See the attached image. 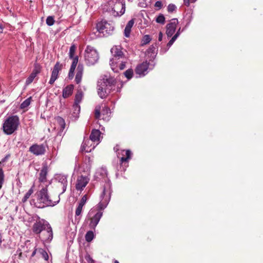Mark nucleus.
Returning a JSON list of instances; mask_svg holds the SVG:
<instances>
[{"mask_svg":"<svg viewBox=\"0 0 263 263\" xmlns=\"http://www.w3.org/2000/svg\"><path fill=\"white\" fill-rule=\"evenodd\" d=\"M105 184L100 195V201L96 206L90 210L85 219L89 228L94 230L102 217V211L106 208L110 199L112 192L111 183L107 178L105 179Z\"/></svg>","mask_w":263,"mask_h":263,"instance_id":"nucleus-1","label":"nucleus"},{"mask_svg":"<svg viewBox=\"0 0 263 263\" xmlns=\"http://www.w3.org/2000/svg\"><path fill=\"white\" fill-rule=\"evenodd\" d=\"M101 132L99 129H92L89 139H84L81 148L82 152L89 153L101 142Z\"/></svg>","mask_w":263,"mask_h":263,"instance_id":"nucleus-4","label":"nucleus"},{"mask_svg":"<svg viewBox=\"0 0 263 263\" xmlns=\"http://www.w3.org/2000/svg\"><path fill=\"white\" fill-rule=\"evenodd\" d=\"M38 252L42 255V257L44 258L45 260H47L48 259L49 256L45 250L43 249L39 248L38 249Z\"/></svg>","mask_w":263,"mask_h":263,"instance_id":"nucleus-33","label":"nucleus"},{"mask_svg":"<svg viewBox=\"0 0 263 263\" xmlns=\"http://www.w3.org/2000/svg\"><path fill=\"white\" fill-rule=\"evenodd\" d=\"M56 121L58 124L60 125L61 130H63L65 127V120L60 117H58L56 118Z\"/></svg>","mask_w":263,"mask_h":263,"instance_id":"nucleus-29","label":"nucleus"},{"mask_svg":"<svg viewBox=\"0 0 263 263\" xmlns=\"http://www.w3.org/2000/svg\"><path fill=\"white\" fill-rule=\"evenodd\" d=\"M121 155L122 156L120 160V167H122L121 171H125L126 168L128 166V161L131 158L132 152L130 150L121 151Z\"/></svg>","mask_w":263,"mask_h":263,"instance_id":"nucleus-13","label":"nucleus"},{"mask_svg":"<svg viewBox=\"0 0 263 263\" xmlns=\"http://www.w3.org/2000/svg\"><path fill=\"white\" fill-rule=\"evenodd\" d=\"M85 240L87 242H91L95 238V234L92 231H88L85 234Z\"/></svg>","mask_w":263,"mask_h":263,"instance_id":"nucleus-27","label":"nucleus"},{"mask_svg":"<svg viewBox=\"0 0 263 263\" xmlns=\"http://www.w3.org/2000/svg\"><path fill=\"white\" fill-rule=\"evenodd\" d=\"M99 174H100V175H102L103 176H107V171L105 168H101L99 169L97 172V173H96L97 177H98V178L99 177L98 176H99Z\"/></svg>","mask_w":263,"mask_h":263,"instance_id":"nucleus-37","label":"nucleus"},{"mask_svg":"<svg viewBox=\"0 0 263 263\" xmlns=\"http://www.w3.org/2000/svg\"><path fill=\"white\" fill-rule=\"evenodd\" d=\"M54 22L53 17L51 16H48L46 21V24L49 26L53 25Z\"/></svg>","mask_w":263,"mask_h":263,"instance_id":"nucleus-38","label":"nucleus"},{"mask_svg":"<svg viewBox=\"0 0 263 263\" xmlns=\"http://www.w3.org/2000/svg\"><path fill=\"white\" fill-rule=\"evenodd\" d=\"M40 238L43 241L45 242H50L52 239L53 233L50 225L42 233Z\"/></svg>","mask_w":263,"mask_h":263,"instance_id":"nucleus-18","label":"nucleus"},{"mask_svg":"<svg viewBox=\"0 0 263 263\" xmlns=\"http://www.w3.org/2000/svg\"><path fill=\"white\" fill-rule=\"evenodd\" d=\"M115 3L113 7H112V11L114 12L115 16H121L125 13V3L123 2H120L118 0H111L110 2L109 5H111V3Z\"/></svg>","mask_w":263,"mask_h":263,"instance_id":"nucleus-12","label":"nucleus"},{"mask_svg":"<svg viewBox=\"0 0 263 263\" xmlns=\"http://www.w3.org/2000/svg\"><path fill=\"white\" fill-rule=\"evenodd\" d=\"M73 88L74 86L72 84L68 85L65 87L63 90V97L67 98L70 96L73 92Z\"/></svg>","mask_w":263,"mask_h":263,"instance_id":"nucleus-23","label":"nucleus"},{"mask_svg":"<svg viewBox=\"0 0 263 263\" xmlns=\"http://www.w3.org/2000/svg\"><path fill=\"white\" fill-rule=\"evenodd\" d=\"M84 71V66L82 64H79L76 69L75 81L77 84L81 83Z\"/></svg>","mask_w":263,"mask_h":263,"instance_id":"nucleus-21","label":"nucleus"},{"mask_svg":"<svg viewBox=\"0 0 263 263\" xmlns=\"http://www.w3.org/2000/svg\"><path fill=\"white\" fill-rule=\"evenodd\" d=\"M162 4L161 1H157L155 4V7L157 8V9H160L162 8Z\"/></svg>","mask_w":263,"mask_h":263,"instance_id":"nucleus-45","label":"nucleus"},{"mask_svg":"<svg viewBox=\"0 0 263 263\" xmlns=\"http://www.w3.org/2000/svg\"><path fill=\"white\" fill-rule=\"evenodd\" d=\"M37 252H38V249H35V250L33 251V252H32V254H31V256H32V257L34 256Z\"/></svg>","mask_w":263,"mask_h":263,"instance_id":"nucleus-49","label":"nucleus"},{"mask_svg":"<svg viewBox=\"0 0 263 263\" xmlns=\"http://www.w3.org/2000/svg\"><path fill=\"white\" fill-rule=\"evenodd\" d=\"M87 199V198L86 195H84L81 198L80 201L79 202V204L84 206L86 202Z\"/></svg>","mask_w":263,"mask_h":263,"instance_id":"nucleus-44","label":"nucleus"},{"mask_svg":"<svg viewBox=\"0 0 263 263\" xmlns=\"http://www.w3.org/2000/svg\"><path fill=\"white\" fill-rule=\"evenodd\" d=\"M35 217L37 220L32 226V231L34 233L40 234L45 230L49 224L45 220L41 219L39 216L36 215Z\"/></svg>","mask_w":263,"mask_h":263,"instance_id":"nucleus-11","label":"nucleus"},{"mask_svg":"<svg viewBox=\"0 0 263 263\" xmlns=\"http://www.w3.org/2000/svg\"><path fill=\"white\" fill-rule=\"evenodd\" d=\"M163 34L161 32H160L159 33L158 40L159 41H161L162 40Z\"/></svg>","mask_w":263,"mask_h":263,"instance_id":"nucleus-48","label":"nucleus"},{"mask_svg":"<svg viewBox=\"0 0 263 263\" xmlns=\"http://www.w3.org/2000/svg\"><path fill=\"white\" fill-rule=\"evenodd\" d=\"M83 97V92L81 90H78L75 96L74 103L79 104Z\"/></svg>","mask_w":263,"mask_h":263,"instance_id":"nucleus-30","label":"nucleus"},{"mask_svg":"<svg viewBox=\"0 0 263 263\" xmlns=\"http://www.w3.org/2000/svg\"><path fill=\"white\" fill-rule=\"evenodd\" d=\"M180 29L181 28H179V29L178 30V31H177V32L175 34H177L178 33V36L180 35Z\"/></svg>","mask_w":263,"mask_h":263,"instance_id":"nucleus-50","label":"nucleus"},{"mask_svg":"<svg viewBox=\"0 0 263 263\" xmlns=\"http://www.w3.org/2000/svg\"><path fill=\"white\" fill-rule=\"evenodd\" d=\"M19 124L20 120L17 116H9L4 121L3 124V132L6 135H11L17 129Z\"/></svg>","mask_w":263,"mask_h":263,"instance_id":"nucleus-6","label":"nucleus"},{"mask_svg":"<svg viewBox=\"0 0 263 263\" xmlns=\"http://www.w3.org/2000/svg\"><path fill=\"white\" fill-rule=\"evenodd\" d=\"M156 48L154 45H151L146 51V53L148 54H150L151 57L153 58L156 56Z\"/></svg>","mask_w":263,"mask_h":263,"instance_id":"nucleus-26","label":"nucleus"},{"mask_svg":"<svg viewBox=\"0 0 263 263\" xmlns=\"http://www.w3.org/2000/svg\"><path fill=\"white\" fill-rule=\"evenodd\" d=\"M61 65L60 64L59 62H57L54 66L53 69L52 71L51 78L49 81V83L50 84H53L54 83L55 81L57 79L59 71L61 70Z\"/></svg>","mask_w":263,"mask_h":263,"instance_id":"nucleus-19","label":"nucleus"},{"mask_svg":"<svg viewBox=\"0 0 263 263\" xmlns=\"http://www.w3.org/2000/svg\"><path fill=\"white\" fill-rule=\"evenodd\" d=\"M31 97L27 98L24 101H23L21 104V108L25 109L27 108L31 103Z\"/></svg>","mask_w":263,"mask_h":263,"instance_id":"nucleus-32","label":"nucleus"},{"mask_svg":"<svg viewBox=\"0 0 263 263\" xmlns=\"http://www.w3.org/2000/svg\"><path fill=\"white\" fill-rule=\"evenodd\" d=\"M134 22H135L134 20L132 19L131 20L128 21V22L127 23V24L126 25V27L124 29V35L126 37H128L129 36L130 34L131 29L134 24Z\"/></svg>","mask_w":263,"mask_h":263,"instance_id":"nucleus-25","label":"nucleus"},{"mask_svg":"<svg viewBox=\"0 0 263 263\" xmlns=\"http://www.w3.org/2000/svg\"><path fill=\"white\" fill-rule=\"evenodd\" d=\"M110 114V108L104 104H101L96 107L95 117L97 119H102L105 121H108Z\"/></svg>","mask_w":263,"mask_h":263,"instance_id":"nucleus-9","label":"nucleus"},{"mask_svg":"<svg viewBox=\"0 0 263 263\" xmlns=\"http://www.w3.org/2000/svg\"><path fill=\"white\" fill-rule=\"evenodd\" d=\"M86 260L88 263H90V262H93V260L92 258L90 256V255H87L85 257Z\"/></svg>","mask_w":263,"mask_h":263,"instance_id":"nucleus-47","label":"nucleus"},{"mask_svg":"<svg viewBox=\"0 0 263 263\" xmlns=\"http://www.w3.org/2000/svg\"><path fill=\"white\" fill-rule=\"evenodd\" d=\"M91 144H93V143H89V144H87V145H88V146H90V145Z\"/></svg>","mask_w":263,"mask_h":263,"instance_id":"nucleus-52","label":"nucleus"},{"mask_svg":"<svg viewBox=\"0 0 263 263\" xmlns=\"http://www.w3.org/2000/svg\"><path fill=\"white\" fill-rule=\"evenodd\" d=\"M83 207V205L78 204V205L76 210V216H79L81 215Z\"/></svg>","mask_w":263,"mask_h":263,"instance_id":"nucleus-40","label":"nucleus"},{"mask_svg":"<svg viewBox=\"0 0 263 263\" xmlns=\"http://www.w3.org/2000/svg\"><path fill=\"white\" fill-rule=\"evenodd\" d=\"M90 263H95V261L93 260V262H90Z\"/></svg>","mask_w":263,"mask_h":263,"instance_id":"nucleus-54","label":"nucleus"},{"mask_svg":"<svg viewBox=\"0 0 263 263\" xmlns=\"http://www.w3.org/2000/svg\"><path fill=\"white\" fill-rule=\"evenodd\" d=\"M151 37L149 35H144L141 40V45L144 46L148 44L151 42Z\"/></svg>","mask_w":263,"mask_h":263,"instance_id":"nucleus-28","label":"nucleus"},{"mask_svg":"<svg viewBox=\"0 0 263 263\" xmlns=\"http://www.w3.org/2000/svg\"><path fill=\"white\" fill-rule=\"evenodd\" d=\"M178 24V20L177 18H173L166 25V33L168 37H171L174 34L176 31V27Z\"/></svg>","mask_w":263,"mask_h":263,"instance_id":"nucleus-15","label":"nucleus"},{"mask_svg":"<svg viewBox=\"0 0 263 263\" xmlns=\"http://www.w3.org/2000/svg\"><path fill=\"white\" fill-rule=\"evenodd\" d=\"M73 108L74 109L73 116L74 117H77V115L79 114L80 111V106H79V104L74 103L73 105Z\"/></svg>","mask_w":263,"mask_h":263,"instance_id":"nucleus-35","label":"nucleus"},{"mask_svg":"<svg viewBox=\"0 0 263 263\" xmlns=\"http://www.w3.org/2000/svg\"><path fill=\"white\" fill-rule=\"evenodd\" d=\"M84 58L87 65H93L98 62L99 54L93 47L87 46L85 50Z\"/></svg>","mask_w":263,"mask_h":263,"instance_id":"nucleus-8","label":"nucleus"},{"mask_svg":"<svg viewBox=\"0 0 263 263\" xmlns=\"http://www.w3.org/2000/svg\"><path fill=\"white\" fill-rule=\"evenodd\" d=\"M10 157V155H7L1 161L0 165L3 164V163L6 162L9 158ZM4 182V174L3 170L1 167H0V189L2 188L3 184Z\"/></svg>","mask_w":263,"mask_h":263,"instance_id":"nucleus-24","label":"nucleus"},{"mask_svg":"<svg viewBox=\"0 0 263 263\" xmlns=\"http://www.w3.org/2000/svg\"><path fill=\"white\" fill-rule=\"evenodd\" d=\"M3 27L1 24H0V33H2L3 32Z\"/></svg>","mask_w":263,"mask_h":263,"instance_id":"nucleus-51","label":"nucleus"},{"mask_svg":"<svg viewBox=\"0 0 263 263\" xmlns=\"http://www.w3.org/2000/svg\"><path fill=\"white\" fill-rule=\"evenodd\" d=\"M156 21L158 23L164 24L165 23V17L162 14H159L156 18Z\"/></svg>","mask_w":263,"mask_h":263,"instance_id":"nucleus-36","label":"nucleus"},{"mask_svg":"<svg viewBox=\"0 0 263 263\" xmlns=\"http://www.w3.org/2000/svg\"><path fill=\"white\" fill-rule=\"evenodd\" d=\"M76 50V46L74 45H72L70 47L68 53L69 58L72 59V62L68 73V78L70 79H72L73 78L74 72L78 63V57L76 56L74 57Z\"/></svg>","mask_w":263,"mask_h":263,"instance_id":"nucleus-10","label":"nucleus"},{"mask_svg":"<svg viewBox=\"0 0 263 263\" xmlns=\"http://www.w3.org/2000/svg\"><path fill=\"white\" fill-rule=\"evenodd\" d=\"M149 63L146 61L143 62L137 66L136 69V72L140 76H144L147 73V69Z\"/></svg>","mask_w":263,"mask_h":263,"instance_id":"nucleus-20","label":"nucleus"},{"mask_svg":"<svg viewBox=\"0 0 263 263\" xmlns=\"http://www.w3.org/2000/svg\"><path fill=\"white\" fill-rule=\"evenodd\" d=\"M196 0H183L184 4L186 6L190 5V3H194Z\"/></svg>","mask_w":263,"mask_h":263,"instance_id":"nucleus-46","label":"nucleus"},{"mask_svg":"<svg viewBox=\"0 0 263 263\" xmlns=\"http://www.w3.org/2000/svg\"><path fill=\"white\" fill-rule=\"evenodd\" d=\"M133 70L132 69H128L124 72V74L127 79H130L133 76Z\"/></svg>","mask_w":263,"mask_h":263,"instance_id":"nucleus-34","label":"nucleus"},{"mask_svg":"<svg viewBox=\"0 0 263 263\" xmlns=\"http://www.w3.org/2000/svg\"><path fill=\"white\" fill-rule=\"evenodd\" d=\"M177 9L176 6L173 4H169L167 7V11L169 12H173L175 11Z\"/></svg>","mask_w":263,"mask_h":263,"instance_id":"nucleus-42","label":"nucleus"},{"mask_svg":"<svg viewBox=\"0 0 263 263\" xmlns=\"http://www.w3.org/2000/svg\"><path fill=\"white\" fill-rule=\"evenodd\" d=\"M33 193V186H32L25 194V196H24V197L23 198V199L22 200V202H25Z\"/></svg>","mask_w":263,"mask_h":263,"instance_id":"nucleus-31","label":"nucleus"},{"mask_svg":"<svg viewBox=\"0 0 263 263\" xmlns=\"http://www.w3.org/2000/svg\"><path fill=\"white\" fill-rule=\"evenodd\" d=\"M29 151L36 156L44 155L45 153V147L43 144H33L29 148Z\"/></svg>","mask_w":263,"mask_h":263,"instance_id":"nucleus-17","label":"nucleus"},{"mask_svg":"<svg viewBox=\"0 0 263 263\" xmlns=\"http://www.w3.org/2000/svg\"><path fill=\"white\" fill-rule=\"evenodd\" d=\"M48 174V167L46 165L43 166L40 174L39 180L40 182L44 183L47 181V175Z\"/></svg>","mask_w":263,"mask_h":263,"instance_id":"nucleus-22","label":"nucleus"},{"mask_svg":"<svg viewBox=\"0 0 263 263\" xmlns=\"http://www.w3.org/2000/svg\"><path fill=\"white\" fill-rule=\"evenodd\" d=\"M114 263H119L117 260H115Z\"/></svg>","mask_w":263,"mask_h":263,"instance_id":"nucleus-53","label":"nucleus"},{"mask_svg":"<svg viewBox=\"0 0 263 263\" xmlns=\"http://www.w3.org/2000/svg\"><path fill=\"white\" fill-rule=\"evenodd\" d=\"M35 77L36 76H34V74L31 73L26 81V85H29L31 83Z\"/></svg>","mask_w":263,"mask_h":263,"instance_id":"nucleus-41","label":"nucleus"},{"mask_svg":"<svg viewBox=\"0 0 263 263\" xmlns=\"http://www.w3.org/2000/svg\"><path fill=\"white\" fill-rule=\"evenodd\" d=\"M112 58L110 61L111 69L115 72H118L125 68L126 60L120 46H114L110 50Z\"/></svg>","mask_w":263,"mask_h":263,"instance_id":"nucleus-2","label":"nucleus"},{"mask_svg":"<svg viewBox=\"0 0 263 263\" xmlns=\"http://www.w3.org/2000/svg\"><path fill=\"white\" fill-rule=\"evenodd\" d=\"M89 181L87 176L81 175L79 176L77 180L76 188L77 191H82L86 186Z\"/></svg>","mask_w":263,"mask_h":263,"instance_id":"nucleus-14","label":"nucleus"},{"mask_svg":"<svg viewBox=\"0 0 263 263\" xmlns=\"http://www.w3.org/2000/svg\"><path fill=\"white\" fill-rule=\"evenodd\" d=\"M178 37V33L177 34H175L171 39V40L168 42V43L167 44V47H168V49L170 48V47L173 44L174 42L176 41V40Z\"/></svg>","mask_w":263,"mask_h":263,"instance_id":"nucleus-39","label":"nucleus"},{"mask_svg":"<svg viewBox=\"0 0 263 263\" xmlns=\"http://www.w3.org/2000/svg\"><path fill=\"white\" fill-rule=\"evenodd\" d=\"M40 72V68L39 66L35 65V67L31 73L32 74H34V76L36 77V76Z\"/></svg>","mask_w":263,"mask_h":263,"instance_id":"nucleus-43","label":"nucleus"},{"mask_svg":"<svg viewBox=\"0 0 263 263\" xmlns=\"http://www.w3.org/2000/svg\"><path fill=\"white\" fill-rule=\"evenodd\" d=\"M97 29L102 36H107L112 33L114 30V25L112 22L102 20L97 24Z\"/></svg>","mask_w":263,"mask_h":263,"instance_id":"nucleus-7","label":"nucleus"},{"mask_svg":"<svg viewBox=\"0 0 263 263\" xmlns=\"http://www.w3.org/2000/svg\"><path fill=\"white\" fill-rule=\"evenodd\" d=\"M55 180L58 181L59 185H60L62 188V192L61 194L64 193L67 189V176L63 174H57L55 178Z\"/></svg>","mask_w":263,"mask_h":263,"instance_id":"nucleus-16","label":"nucleus"},{"mask_svg":"<svg viewBox=\"0 0 263 263\" xmlns=\"http://www.w3.org/2000/svg\"><path fill=\"white\" fill-rule=\"evenodd\" d=\"M47 187L46 185L36 193L37 201L31 200V204L38 208H43L48 206H53L59 202L60 195L57 200L53 201L48 195Z\"/></svg>","mask_w":263,"mask_h":263,"instance_id":"nucleus-3","label":"nucleus"},{"mask_svg":"<svg viewBox=\"0 0 263 263\" xmlns=\"http://www.w3.org/2000/svg\"><path fill=\"white\" fill-rule=\"evenodd\" d=\"M98 93L102 98H105L111 92L115 90V80L112 78H103L98 82Z\"/></svg>","mask_w":263,"mask_h":263,"instance_id":"nucleus-5","label":"nucleus"}]
</instances>
